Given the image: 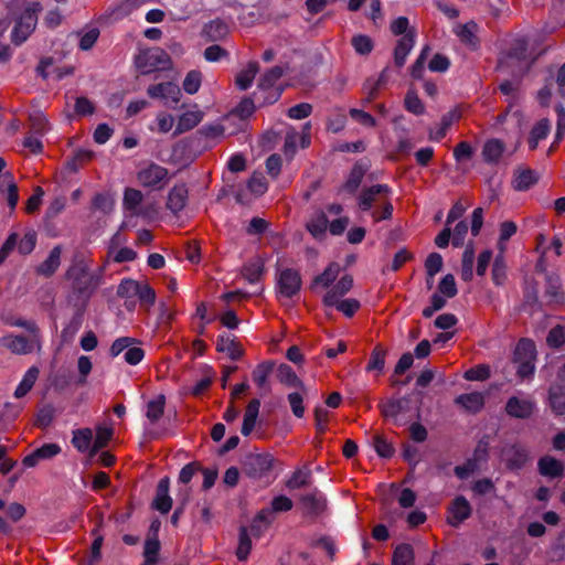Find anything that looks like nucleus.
I'll list each match as a JSON object with an SVG mask.
<instances>
[{"label":"nucleus","mask_w":565,"mask_h":565,"mask_svg":"<svg viewBox=\"0 0 565 565\" xmlns=\"http://www.w3.org/2000/svg\"><path fill=\"white\" fill-rule=\"evenodd\" d=\"M62 247L56 245L50 252L47 258L36 267L39 275L51 277L61 264Z\"/></svg>","instance_id":"c85d7f7f"},{"label":"nucleus","mask_w":565,"mask_h":565,"mask_svg":"<svg viewBox=\"0 0 565 565\" xmlns=\"http://www.w3.org/2000/svg\"><path fill=\"white\" fill-rule=\"evenodd\" d=\"M550 404L555 414H565V386L555 385L550 388Z\"/></svg>","instance_id":"c03bdc74"},{"label":"nucleus","mask_w":565,"mask_h":565,"mask_svg":"<svg viewBox=\"0 0 565 565\" xmlns=\"http://www.w3.org/2000/svg\"><path fill=\"white\" fill-rule=\"evenodd\" d=\"M473 263H475V247L473 243L469 242L462 254L461 260V278L465 281H470L473 277Z\"/></svg>","instance_id":"c9c22d12"},{"label":"nucleus","mask_w":565,"mask_h":565,"mask_svg":"<svg viewBox=\"0 0 565 565\" xmlns=\"http://www.w3.org/2000/svg\"><path fill=\"white\" fill-rule=\"evenodd\" d=\"M387 352V349H385L381 344H377L371 352L365 370L367 372L376 371L379 373H382L384 371Z\"/></svg>","instance_id":"e433bc0d"},{"label":"nucleus","mask_w":565,"mask_h":565,"mask_svg":"<svg viewBox=\"0 0 565 565\" xmlns=\"http://www.w3.org/2000/svg\"><path fill=\"white\" fill-rule=\"evenodd\" d=\"M161 544L158 537H147L143 548L145 565H154L158 563Z\"/></svg>","instance_id":"8fccbe9b"},{"label":"nucleus","mask_w":565,"mask_h":565,"mask_svg":"<svg viewBox=\"0 0 565 565\" xmlns=\"http://www.w3.org/2000/svg\"><path fill=\"white\" fill-rule=\"evenodd\" d=\"M201 81H202L201 72L196 71V70H192L186 74V76L183 81V89L188 94L193 95L200 89Z\"/></svg>","instance_id":"052dcab7"},{"label":"nucleus","mask_w":565,"mask_h":565,"mask_svg":"<svg viewBox=\"0 0 565 565\" xmlns=\"http://www.w3.org/2000/svg\"><path fill=\"white\" fill-rule=\"evenodd\" d=\"M216 350L218 352H225L230 356L231 360L236 361L243 355V350L235 341L234 338H230L228 335L222 334L218 335L216 342Z\"/></svg>","instance_id":"473e14b6"},{"label":"nucleus","mask_w":565,"mask_h":565,"mask_svg":"<svg viewBox=\"0 0 565 565\" xmlns=\"http://www.w3.org/2000/svg\"><path fill=\"white\" fill-rule=\"evenodd\" d=\"M2 343L17 354H29L35 348H41L40 334L6 337L2 339Z\"/></svg>","instance_id":"9d476101"},{"label":"nucleus","mask_w":565,"mask_h":565,"mask_svg":"<svg viewBox=\"0 0 565 565\" xmlns=\"http://www.w3.org/2000/svg\"><path fill=\"white\" fill-rule=\"evenodd\" d=\"M135 64L142 75H147L157 70L169 68L171 58L164 50L153 47L139 53L136 56Z\"/></svg>","instance_id":"20e7f679"},{"label":"nucleus","mask_w":565,"mask_h":565,"mask_svg":"<svg viewBox=\"0 0 565 565\" xmlns=\"http://www.w3.org/2000/svg\"><path fill=\"white\" fill-rule=\"evenodd\" d=\"M277 379L288 387L299 388L302 393L308 392L307 386L288 364L282 363L278 366Z\"/></svg>","instance_id":"393cba45"},{"label":"nucleus","mask_w":565,"mask_h":565,"mask_svg":"<svg viewBox=\"0 0 565 565\" xmlns=\"http://www.w3.org/2000/svg\"><path fill=\"white\" fill-rule=\"evenodd\" d=\"M75 312L67 323V326L61 332V341L62 343H70L73 341L75 334L81 329L84 321V313L86 310L85 303H79L75 306Z\"/></svg>","instance_id":"412c9836"},{"label":"nucleus","mask_w":565,"mask_h":565,"mask_svg":"<svg viewBox=\"0 0 565 565\" xmlns=\"http://www.w3.org/2000/svg\"><path fill=\"white\" fill-rule=\"evenodd\" d=\"M536 55L527 51V42L523 38H518L513 41L511 50L508 54V60L520 73L525 72L530 65L535 61Z\"/></svg>","instance_id":"6e6552de"},{"label":"nucleus","mask_w":565,"mask_h":565,"mask_svg":"<svg viewBox=\"0 0 565 565\" xmlns=\"http://www.w3.org/2000/svg\"><path fill=\"white\" fill-rule=\"evenodd\" d=\"M61 452V447L57 444H44L36 448L33 452L25 456L22 463L26 468L35 467L41 460H49Z\"/></svg>","instance_id":"dca6fc26"},{"label":"nucleus","mask_w":565,"mask_h":565,"mask_svg":"<svg viewBox=\"0 0 565 565\" xmlns=\"http://www.w3.org/2000/svg\"><path fill=\"white\" fill-rule=\"evenodd\" d=\"M489 449L490 436L486 435L479 440L473 452V458L470 459L471 461H473L475 466H478L480 468L481 465L487 461Z\"/></svg>","instance_id":"6e6d98bb"},{"label":"nucleus","mask_w":565,"mask_h":565,"mask_svg":"<svg viewBox=\"0 0 565 565\" xmlns=\"http://www.w3.org/2000/svg\"><path fill=\"white\" fill-rule=\"evenodd\" d=\"M404 104H405V108L409 113H413L414 115H422L425 111L424 104L417 96L416 92H414L412 89L407 92V94L405 96Z\"/></svg>","instance_id":"0e129e2a"},{"label":"nucleus","mask_w":565,"mask_h":565,"mask_svg":"<svg viewBox=\"0 0 565 565\" xmlns=\"http://www.w3.org/2000/svg\"><path fill=\"white\" fill-rule=\"evenodd\" d=\"M151 0H121L119 3L110 6L106 11V17L114 21L121 20L131 14L136 9Z\"/></svg>","instance_id":"6ab92c4d"},{"label":"nucleus","mask_w":565,"mask_h":565,"mask_svg":"<svg viewBox=\"0 0 565 565\" xmlns=\"http://www.w3.org/2000/svg\"><path fill=\"white\" fill-rule=\"evenodd\" d=\"M188 198V189L184 184L175 185L168 194L167 207L173 213H179L184 206Z\"/></svg>","instance_id":"cd10ccee"},{"label":"nucleus","mask_w":565,"mask_h":565,"mask_svg":"<svg viewBox=\"0 0 565 565\" xmlns=\"http://www.w3.org/2000/svg\"><path fill=\"white\" fill-rule=\"evenodd\" d=\"M168 174V170L159 164L151 163L138 173V180L143 186L153 188L162 182Z\"/></svg>","instance_id":"aec40b11"},{"label":"nucleus","mask_w":565,"mask_h":565,"mask_svg":"<svg viewBox=\"0 0 565 565\" xmlns=\"http://www.w3.org/2000/svg\"><path fill=\"white\" fill-rule=\"evenodd\" d=\"M164 403V395H159L156 399L148 402L146 415L150 422L156 423L163 415Z\"/></svg>","instance_id":"13d9d810"},{"label":"nucleus","mask_w":565,"mask_h":565,"mask_svg":"<svg viewBox=\"0 0 565 565\" xmlns=\"http://www.w3.org/2000/svg\"><path fill=\"white\" fill-rule=\"evenodd\" d=\"M147 94L152 99H160L163 105L177 109L182 97L181 88L174 82H161L148 86Z\"/></svg>","instance_id":"39448f33"},{"label":"nucleus","mask_w":565,"mask_h":565,"mask_svg":"<svg viewBox=\"0 0 565 565\" xmlns=\"http://www.w3.org/2000/svg\"><path fill=\"white\" fill-rule=\"evenodd\" d=\"M259 407H260V402L257 398H254L248 403V405L246 407V412L244 414L243 425L241 428V433L243 436L250 435V433L255 428L256 420H257V417L259 414Z\"/></svg>","instance_id":"2f4dec72"},{"label":"nucleus","mask_w":565,"mask_h":565,"mask_svg":"<svg viewBox=\"0 0 565 565\" xmlns=\"http://www.w3.org/2000/svg\"><path fill=\"white\" fill-rule=\"evenodd\" d=\"M202 33L207 41L217 42L226 38L228 26L224 21L215 19L204 25Z\"/></svg>","instance_id":"7c9ffc66"},{"label":"nucleus","mask_w":565,"mask_h":565,"mask_svg":"<svg viewBox=\"0 0 565 565\" xmlns=\"http://www.w3.org/2000/svg\"><path fill=\"white\" fill-rule=\"evenodd\" d=\"M459 118H460V114L457 109H452V110L448 111L447 114H445L441 117L440 126L436 130V132L430 131V139L437 140V141L441 140L446 136L448 128L452 125V122H455Z\"/></svg>","instance_id":"09e8293b"},{"label":"nucleus","mask_w":565,"mask_h":565,"mask_svg":"<svg viewBox=\"0 0 565 565\" xmlns=\"http://www.w3.org/2000/svg\"><path fill=\"white\" fill-rule=\"evenodd\" d=\"M518 226L512 221H505L499 227V241L497 242V252L503 254L507 250V242L516 233Z\"/></svg>","instance_id":"58836bf2"},{"label":"nucleus","mask_w":565,"mask_h":565,"mask_svg":"<svg viewBox=\"0 0 565 565\" xmlns=\"http://www.w3.org/2000/svg\"><path fill=\"white\" fill-rule=\"evenodd\" d=\"M536 349L533 341L522 339L514 350L516 375L522 380L531 379L535 372Z\"/></svg>","instance_id":"7ed1b4c3"},{"label":"nucleus","mask_w":565,"mask_h":565,"mask_svg":"<svg viewBox=\"0 0 565 565\" xmlns=\"http://www.w3.org/2000/svg\"><path fill=\"white\" fill-rule=\"evenodd\" d=\"M252 541L247 527L241 526L238 536V547L236 556L239 561H245L250 552Z\"/></svg>","instance_id":"5fc2aeb1"},{"label":"nucleus","mask_w":565,"mask_h":565,"mask_svg":"<svg viewBox=\"0 0 565 565\" xmlns=\"http://www.w3.org/2000/svg\"><path fill=\"white\" fill-rule=\"evenodd\" d=\"M140 282L127 278L122 279L117 288V296L120 298L131 299L139 292Z\"/></svg>","instance_id":"bf43d9fd"},{"label":"nucleus","mask_w":565,"mask_h":565,"mask_svg":"<svg viewBox=\"0 0 565 565\" xmlns=\"http://www.w3.org/2000/svg\"><path fill=\"white\" fill-rule=\"evenodd\" d=\"M274 366L275 363L273 361H265L258 364L252 373L253 381L259 388L264 390L265 392L269 391L267 379L271 374Z\"/></svg>","instance_id":"72a5a7b5"},{"label":"nucleus","mask_w":565,"mask_h":565,"mask_svg":"<svg viewBox=\"0 0 565 565\" xmlns=\"http://www.w3.org/2000/svg\"><path fill=\"white\" fill-rule=\"evenodd\" d=\"M392 565H414V551L412 545L402 543L393 553Z\"/></svg>","instance_id":"ea45409f"},{"label":"nucleus","mask_w":565,"mask_h":565,"mask_svg":"<svg viewBox=\"0 0 565 565\" xmlns=\"http://www.w3.org/2000/svg\"><path fill=\"white\" fill-rule=\"evenodd\" d=\"M501 456L502 459L507 462L508 467L511 469H519L523 467L529 460L527 450L524 447L518 445L505 448Z\"/></svg>","instance_id":"5701e85b"},{"label":"nucleus","mask_w":565,"mask_h":565,"mask_svg":"<svg viewBox=\"0 0 565 565\" xmlns=\"http://www.w3.org/2000/svg\"><path fill=\"white\" fill-rule=\"evenodd\" d=\"M143 195L139 190L127 188L124 193V205L127 210L134 211L141 202Z\"/></svg>","instance_id":"338daca9"},{"label":"nucleus","mask_w":565,"mask_h":565,"mask_svg":"<svg viewBox=\"0 0 565 565\" xmlns=\"http://www.w3.org/2000/svg\"><path fill=\"white\" fill-rule=\"evenodd\" d=\"M66 278L72 280L73 294L77 295L82 303L86 306L96 290V281L90 277L87 265L84 262L74 264L67 269Z\"/></svg>","instance_id":"f257e3e1"},{"label":"nucleus","mask_w":565,"mask_h":565,"mask_svg":"<svg viewBox=\"0 0 565 565\" xmlns=\"http://www.w3.org/2000/svg\"><path fill=\"white\" fill-rule=\"evenodd\" d=\"M409 402L411 397L406 395L401 398H390L386 402H382L379 407L383 417L392 418L395 424H398L397 416L408 411Z\"/></svg>","instance_id":"ddd939ff"},{"label":"nucleus","mask_w":565,"mask_h":565,"mask_svg":"<svg viewBox=\"0 0 565 565\" xmlns=\"http://www.w3.org/2000/svg\"><path fill=\"white\" fill-rule=\"evenodd\" d=\"M455 403L470 413H478L484 405V394L471 392L456 397Z\"/></svg>","instance_id":"bb28decb"},{"label":"nucleus","mask_w":565,"mask_h":565,"mask_svg":"<svg viewBox=\"0 0 565 565\" xmlns=\"http://www.w3.org/2000/svg\"><path fill=\"white\" fill-rule=\"evenodd\" d=\"M539 179L540 174L537 171L521 166L514 170L512 186L516 191H526L536 184Z\"/></svg>","instance_id":"2eb2a0df"},{"label":"nucleus","mask_w":565,"mask_h":565,"mask_svg":"<svg viewBox=\"0 0 565 565\" xmlns=\"http://www.w3.org/2000/svg\"><path fill=\"white\" fill-rule=\"evenodd\" d=\"M535 404L529 396H512L505 406L510 416L526 418L534 411Z\"/></svg>","instance_id":"f8f14e48"},{"label":"nucleus","mask_w":565,"mask_h":565,"mask_svg":"<svg viewBox=\"0 0 565 565\" xmlns=\"http://www.w3.org/2000/svg\"><path fill=\"white\" fill-rule=\"evenodd\" d=\"M369 168H370V163L367 160L362 159V160L358 161L351 169L349 178H348L347 182L343 184L342 189L350 194L355 193L362 182L364 174L369 170Z\"/></svg>","instance_id":"4be33fe9"},{"label":"nucleus","mask_w":565,"mask_h":565,"mask_svg":"<svg viewBox=\"0 0 565 565\" xmlns=\"http://www.w3.org/2000/svg\"><path fill=\"white\" fill-rule=\"evenodd\" d=\"M274 461L269 454H248L243 460V471L249 478L258 479L270 471Z\"/></svg>","instance_id":"0eeeda50"},{"label":"nucleus","mask_w":565,"mask_h":565,"mask_svg":"<svg viewBox=\"0 0 565 565\" xmlns=\"http://www.w3.org/2000/svg\"><path fill=\"white\" fill-rule=\"evenodd\" d=\"M416 34V30L411 28V30L397 41L394 50V63L398 68L404 66L408 53L414 47Z\"/></svg>","instance_id":"f3484780"},{"label":"nucleus","mask_w":565,"mask_h":565,"mask_svg":"<svg viewBox=\"0 0 565 565\" xmlns=\"http://www.w3.org/2000/svg\"><path fill=\"white\" fill-rule=\"evenodd\" d=\"M328 225L329 220L326 213L321 210H318L307 222L306 227L316 239L321 241L326 236Z\"/></svg>","instance_id":"b1692460"},{"label":"nucleus","mask_w":565,"mask_h":565,"mask_svg":"<svg viewBox=\"0 0 565 565\" xmlns=\"http://www.w3.org/2000/svg\"><path fill=\"white\" fill-rule=\"evenodd\" d=\"M211 145H200L192 136L177 142L172 149V158L175 162L188 166L193 162Z\"/></svg>","instance_id":"423d86ee"},{"label":"nucleus","mask_w":565,"mask_h":565,"mask_svg":"<svg viewBox=\"0 0 565 565\" xmlns=\"http://www.w3.org/2000/svg\"><path fill=\"white\" fill-rule=\"evenodd\" d=\"M551 131V124L548 119H541L534 125L529 137V147L531 149L537 148L541 140H544Z\"/></svg>","instance_id":"f704fd0d"},{"label":"nucleus","mask_w":565,"mask_h":565,"mask_svg":"<svg viewBox=\"0 0 565 565\" xmlns=\"http://www.w3.org/2000/svg\"><path fill=\"white\" fill-rule=\"evenodd\" d=\"M301 504L306 515L316 518L327 508V499L321 491L315 489L312 492L301 497Z\"/></svg>","instance_id":"9b49d317"},{"label":"nucleus","mask_w":565,"mask_h":565,"mask_svg":"<svg viewBox=\"0 0 565 565\" xmlns=\"http://www.w3.org/2000/svg\"><path fill=\"white\" fill-rule=\"evenodd\" d=\"M224 128L221 125H205L196 130L192 138L196 139L200 145H210L209 140L222 136Z\"/></svg>","instance_id":"4c0bfd02"},{"label":"nucleus","mask_w":565,"mask_h":565,"mask_svg":"<svg viewBox=\"0 0 565 565\" xmlns=\"http://www.w3.org/2000/svg\"><path fill=\"white\" fill-rule=\"evenodd\" d=\"M170 479L164 477L159 480L156 497L152 501V508L160 513L166 514L171 510L172 499L169 495Z\"/></svg>","instance_id":"a211bd4d"},{"label":"nucleus","mask_w":565,"mask_h":565,"mask_svg":"<svg viewBox=\"0 0 565 565\" xmlns=\"http://www.w3.org/2000/svg\"><path fill=\"white\" fill-rule=\"evenodd\" d=\"M39 373H40V371L36 366H31L26 371L22 381L15 388L14 396L17 398H21V397L25 396L31 391L35 381L38 380Z\"/></svg>","instance_id":"79ce46f5"},{"label":"nucleus","mask_w":565,"mask_h":565,"mask_svg":"<svg viewBox=\"0 0 565 565\" xmlns=\"http://www.w3.org/2000/svg\"><path fill=\"white\" fill-rule=\"evenodd\" d=\"M271 522H273L271 521V511L270 510H262L254 518V520L249 526L250 535H253L255 537H259L263 534L264 530L267 529Z\"/></svg>","instance_id":"a18cd8bd"},{"label":"nucleus","mask_w":565,"mask_h":565,"mask_svg":"<svg viewBox=\"0 0 565 565\" xmlns=\"http://www.w3.org/2000/svg\"><path fill=\"white\" fill-rule=\"evenodd\" d=\"M56 408L52 404H46L38 412L35 425L40 428H47L54 420Z\"/></svg>","instance_id":"4d7b16f0"},{"label":"nucleus","mask_w":565,"mask_h":565,"mask_svg":"<svg viewBox=\"0 0 565 565\" xmlns=\"http://www.w3.org/2000/svg\"><path fill=\"white\" fill-rule=\"evenodd\" d=\"M41 11L42 6L40 2H30L26 6L11 32V42L15 46L24 43L35 30L38 23V13Z\"/></svg>","instance_id":"f03ea898"},{"label":"nucleus","mask_w":565,"mask_h":565,"mask_svg":"<svg viewBox=\"0 0 565 565\" xmlns=\"http://www.w3.org/2000/svg\"><path fill=\"white\" fill-rule=\"evenodd\" d=\"M203 114L201 111H186L184 113L178 121L177 131L175 132H185L194 128L201 120Z\"/></svg>","instance_id":"3c124183"},{"label":"nucleus","mask_w":565,"mask_h":565,"mask_svg":"<svg viewBox=\"0 0 565 565\" xmlns=\"http://www.w3.org/2000/svg\"><path fill=\"white\" fill-rule=\"evenodd\" d=\"M277 288L281 297L292 298L298 295L301 288L300 274L292 268L281 270L278 274Z\"/></svg>","instance_id":"1a4fd4ad"},{"label":"nucleus","mask_w":565,"mask_h":565,"mask_svg":"<svg viewBox=\"0 0 565 565\" xmlns=\"http://www.w3.org/2000/svg\"><path fill=\"white\" fill-rule=\"evenodd\" d=\"M113 436V429L108 427L99 426L96 431V438L93 445L90 446L88 457L93 459L100 449L107 446L108 441Z\"/></svg>","instance_id":"49530a36"},{"label":"nucleus","mask_w":565,"mask_h":565,"mask_svg":"<svg viewBox=\"0 0 565 565\" xmlns=\"http://www.w3.org/2000/svg\"><path fill=\"white\" fill-rule=\"evenodd\" d=\"M351 44L355 52L361 55H367L373 50V42L371 38L364 34L354 35L351 40Z\"/></svg>","instance_id":"e2e57ef3"},{"label":"nucleus","mask_w":565,"mask_h":565,"mask_svg":"<svg viewBox=\"0 0 565 565\" xmlns=\"http://www.w3.org/2000/svg\"><path fill=\"white\" fill-rule=\"evenodd\" d=\"M537 468L540 473L547 478H557L564 472V463L552 456L542 457L537 462Z\"/></svg>","instance_id":"a878e982"},{"label":"nucleus","mask_w":565,"mask_h":565,"mask_svg":"<svg viewBox=\"0 0 565 565\" xmlns=\"http://www.w3.org/2000/svg\"><path fill=\"white\" fill-rule=\"evenodd\" d=\"M93 433L89 428H81L73 431L72 444L79 452H89Z\"/></svg>","instance_id":"37998d69"},{"label":"nucleus","mask_w":565,"mask_h":565,"mask_svg":"<svg viewBox=\"0 0 565 565\" xmlns=\"http://www.w3.org/2000/svg\"><path fill=\"white\" fill-rule=\"evenodd\" d=\"M264 270V262L258 258L245 264L242 268V275L249 284H255L260 279Z\"/></svg>","instance_id":"de8ad7c7"},{"label":"nucleus","mask_w":565,"mask_h":565,"mask_svg":"<svg viewBox=\"0 0 565 565\" xmlns=\"http://www.w3.org/2000/svg\"><path fill=\"white\" fill-rule=\"evenodd\" d=\"M448 512V523L456 527L470 516L471 507L465 497L458 495L451 502Z\"/></svg>","instance_id":"4468645a"},{"label":"nucleus","mask_w":565,"mask_h":565,"mask_svg":"<svg viewBox=\"0 0 565 565\" xmlns=\"http://www.w3.org/2000/svg\"><path fill=\"white\" fill-rule=\"evenodd\" d=\"M547 344L552 348H559L565 344V326H556L551 329L547 335Z\"/></svg>","instance_id":"774afa93"},{"label":"nucleus","mask_w":565,"mask_h":565,"mask_svg":"<svg viewBox=\"0 0 565 565\" xmlns=\"http://www.w3.org/2000/svg\"><path fill=\"white\" fill-rule=\"evenodd\" d=\"M340 267L335 263H331L320 275L316 276L312 286L322 285L323 287H329L337 278L339 274Z\"/></svg>","instance_id":"603ef678"},{"label":"nucleus","mask_w":565,"mask_h":565,"mask_svg":"<svg viewBox=\"0 0 565 565\" xmlns=\"http://www.w3.org/2000/svg\"><path fill=\"white\" fill-rule=\"evenodd\" d=\"M284 71L280 66H274L268 70L258 82V88L263 90L270 89L274 87L276 82L282 76Z\"/></svg>","instance_id":"864d4df0"},{"label":"nucleus","mask_w":565,"mask_h":565,"mask_svg":"<svg viewBox=\"0 0 565 565\" xmlns=\"http://www.w3.org/2000/svg\"><path fill=\"white\" fill-rule=\"evenodd\" d=\"M439 294L447 298H454L458 294L456 280L452 274H447L438 284Z\"/></svg>","instance_id":"680f3d73"},{"label":"nucleus","mask_w":565,"mask_h":565,"mask_svg":"<svg viewBox=\"0 0 565 565\" xmlns=\"http://www.w3.org/2000/svg\"><path fill=\"white\" fill-rule=\"evenodd\" d=\"M390 191L391 189L386 184H375L363 189L359 198V207L362 211H369L372 207L376 195L388 193Z\"/></svg>","instance_id":"c756f323"},{"label":"nucleus","mask_w":565,"mask_h":565,"mask_svg":"<svg viewBox=\"0 0 565 565\" xmlns=\"http://www.w3.org/2000/svg\"><path fill=\"white\" fill-rule=\"evenodd\" d=\"M373 445L376 454L382 458H391L394 455V447L382 435H375Z\"/></svg>","instance_id":"69168bd1"},{"label":"nucleus","mask_w":565,"mask_h":565,"mask_svg":"<svg viewBox=\"0 0 565 565\" xmlns=\"http://www.w3.org/2000/svg\"><path fill=\"white\" fill-rule=\"evenodd\" d=\"M258 71L259 64L257 62H249L247 67L242 70L236 76L238 88L242 90L249 88Z\"/></svg>","instance_id":"a19ab883"}]
</instances>
